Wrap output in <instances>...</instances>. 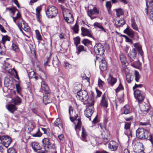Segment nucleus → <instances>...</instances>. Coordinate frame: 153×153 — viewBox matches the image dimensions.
Segmentation results:
<instances>
[{
	"label": "nucleus",
	"mask_w": 153,
	"mask_h": 153,
	"mask_svg": "<svg viewBox=\"0 0 153 153\" xmlns=\"http://www.w3.org/2000/svg\"><path fill=\"white\" fill-rule=\"evenodd\" d=\"M136 135L140 139H147L153 143L152 137L146 129L142 128H139L136 131Z\"/></svg>",
	"instance_id": "obj_1"
},
{
	"label": "nucleus",
	"mask_w": 153,
	"mask_h": 153,
	"mask_svg": "<svg viewBox=\"0 0 153 153\" xmlns=\"http://www.w3.org/2000/svg\"><path fill=\"white\" fill-rule=\"evenodd\" d=\"M58 13V10L54 6L48 7L46 12V13L47 16L49 18H52L56 17Z\"/></svg>",
	"instance_id": "obj_2"
},
{
	"label": "nucleus",
	"mask_w": 153,
	"mask_h": 153,
	"mask_svg": "<svg viewBox=\"0 0 153 153\" xmlns=\"http://www.w3.org/2000/svg\"><path fill=\"white\" fill-rule=\"evenodd\" d=\"M63 13L65 19L67 23H71L74 21V18L71 10L67 9L63 12Z\"/></svg>",
	"instance_id": "obj_3"
},
{
	"label": "nucleus",
	"mask_w": 153,
	"mask_h": 153,
	"mask_svg": "<svg viewBox=\"0 0 153 153\" xmlns=\"http://www.w3.org/2000/svg\"><path fill=\"white\" fill-rule=\"evenodd\" d=\"M76 97L82 101H86L88 98L87 92L84 90H80L77 92Z\"/></svg>",
	"instance_id": "obj_4"
},
{
	"label": "nucleus",
	"mask_w": 153,
	"mask_h": 153,
	"mask_svg": "<svg viewBox=\"0 0 153 153\" xmlns=\"http://www.w3.org/2000/svg\"><path fill=\"white\" fill-rule=\"evenodd\" d=\"M94 51L97 54L100 55H102L105 52L104 47L101 44H97L94 46Z\"/></svg>",
	"instance_id": "obj_5"
},
{
	"label": "nucleus",
	"mask_w": 153,
	"mask_h": 153,
	"mask_svg": "<svg viewBox=\"0 0 153 153\" xmlns=\"http://www.w3.org/2000/svg\"><path fill=\"white\" fill-rule=\"evenodd\" d=\"M134 95L135 98L139 102H142L145 98V95L140 90L137 89L134 91Z\"/></svg>",
	"instance_id": "obj_6"
},
{
	"label": "nucleus",
	"mask_w": 153,
	"mask_h": 153,
	"mask_svg": "<svg viewBox=\"0 0 153 153\" xmlns=\"http://www.w3.org/2000/svg\"><path fill=\"white\" fill-rule=\"evenodd\" d=\"M42 143L43 146L45 150L54 148V145L53 144H51L48 138H44L42 140Z\"/></svg>",
	"instance_id": "obj_7"
},
{
	"label": "nucleus",
	"mask_w": 153,
	"mask_h": 153,
	"mask_svg": "<svg viewBox=\"0 0 153 153\" xmlns=\"http://www.w3.org/2000/svg\"><path fill=\"white\" fill-rule=\"evenodd\" d=\"M99 10L95 7H94L93 9L89 10L87 11L88 15L90 17L91 19H93L96 17H93L94 15H97L99 14Z\"/></svg>",
	"instance_id": "obj_8"
},
{
	"label": "nucleus",
	"mask_w": 153,
	"mask_h": 153,
	"mask_svg": "<svg viewBox=\"0 0 153 153\" xmlns=\"http://www.w3.org/2000/svg\"><path fill=\"white\" fill-rule=\"evenodd\" d=\"M78 116L77 115L75 116L74 117H70V118L71 121L73 122L74 120H76L77 121L76 125L75 126V129L76 131H77L78 129H80L82 125V122L81 121L80 119L79 118L77 119Z\"/></svg>",
	"instance_id": "obj_9"
},
{
	"label": "nucleus",
	"mask_w": 153,
	"mask_h": 153,
	"mask_svg": "<svg viewBox=\"0 0 153 153\" xmlns=\"http://www.w3.org/2000/svg\"><path fill=\"white\" fill-rule=\"evenodd\" d=\"M4 146L7 148L11 142V140L8 136H2L1 140Z\"/></svg>",
	"instance_id": "obj_10"
},
{
	"label": "nucleus",
	"mask_w": 153,
	"mask_h": 153,
	"mask_svg": "<svg viewBox=\"0 0 153 153\" xmlns=\"http://www.w3.org/2000/svg\"><path fill=\"white\" fill-rule=\"evenodd\" d=\"M131 123L130 122H125L124 128L126 130L125 134L128 137L130 136L132 137L131 131L130 130V126Z\"/></svg>",
	"instance_id": "obj_11"
},
{
	"label": "nucleus",
	"mask_w": 153,
	"mask_h": 153,
	"mask_svg": "<svg viewBox=\"0 0 153 153\" xmlns=\"http://www.w3.org/2000/svg\"><path fill=\"white\" fill-rule=\"evenodd\" d=\"M81 30L82 31V36H88L89 37H92L91 32L89 30L83 27H81Z\"/></svg>",
	"instance_id": "obj_12"
},
{
	"label": "nucleus",
	"mask_w": 153,
	"mask_h": 153,
	"mask_svg": "<svg viewBox=\"0 0 153 153\" xmlns=\"http://www.w3.org/2000/svg\"><path fill=\"white\" fill-rule=\"evenodd\" d=\"M120 59L123 68L126 69L128 65L126 56L123 54H121L120 55Z\"/></svg>",
	"instance_id": "obj_13"
},
{
	"label": "nucleus",
	"mask_w": 153,
	"mask_h": 153,
	"mask_svg": "<svg viewBox=\"0 0 153 153\" xmlns=\"http://www.w3.org/2000/svg\"><path fill=\"white\" fill-rule=\"evenodd\" d=\"M100 105L101 106L105 108H107L108 106V99L105 93L102 96Z\"/></svg>",
	"instance_id": "obj_14"
},
{
	"label": "nucleus",
	"mask_w": 153,
	"mask_h": 153,
	"mask_svg": "<svg viewBox=\"0 0 153 153\" xmlns=\"http://www.w3.org/2000/svg\"><path fill=\"white\" fill-rule=\"evenodd\" d=\"M41 90L44 91L46 94H49L50 91L49 88L44 81H42L41 83Z\"/></svg>",
	"instance_id": "obj_15"
},
{
	"label": "nucleus",
	"mask_w": 153,
	"mask_h": 153,
	"mask_svg": "<svg viewBox=\"0 0 153 153\" xmlns=\"http://www.w3.org/2000/svg\"><path fill=\"white\" fill-rule=\"evenodd\" d=\"M149 108V106L147 104H146L145 105H140V113L143 114L144 115L146 114L148 112Z\"/></svg>",
	"instance_id": "obj_16"
},
{
	"label": "nucleus",
	"mask_w": 153,
	"mask_h": 153,
	"mask_svg": "<svg viewBox=\"0 0 153 153\" xmlns=\"http://www.w3.org/2000/svg\"><path fill=\"white\" fill-rule=\"evenodd\" d=\"M93 110L90 107H88L86 108L85 111H84L85 115L87 117L89 118L90 120H91V118L90 117L92 115L93 113Z\"/></svg>",
	"instance_id": "obj_17"
},
{
	"label": "nucleus",
	"mask_w": 153,
	"mask_h": 153,
	"mask_svg": "<svg viewBox=\"0 0 153 153\" xmlns=\"http://www.w3.org/2000/svg\"><path fill=\"white\" fill-rule=\"evenodd\" d=\"M100 68L101 71H104L107 69V64L104 58H102V59L100 61Z\"/></svg>",
	"instance_id": "obj_18"
},
{
	"label": "nucleus",
	"mask_w": 153,
	"mask_h": 153,
	"mask_svg": "<svg viewBox=\"0 0 153 153\" xmlns=\"http://www.w3.org/2000/svg\"><path fill=\"white\" fill-rule=\"evenodd\" d=\"M118 147L117 144L114 141H111L108 144V147L112 151L117 150Z\"/></svg>",
	"instance_id": "obj_19"
},
{
	"label": "nucleus",
	"mask_w": 153,
	"mask_h": 153,
	"mask_svg": "<svg viewBox=\"0 0 153 153\" xmlns=\"http://www.w3.org/2000/svg\"><path fill=\"white\" fill-rule=\"evenodd\" d=\"M101 135H104V136L102 137L105 142H107L109 141L110 136L109 132L107 130H106L105 131L102 132L101 133Z\"/></svg>",
	"instance_id": "obj_20"
},
{
	"label": "nucleus",
	"mask_w": 153,
	"mask_h": 153,
	"mask_svg": "<svg viewBox=\"0 0 153 153\" xmlns=\"http://www.w3.org/2000/svg\"><path fill=\"white\" fill-rule=\"evenodd\" d=\"M124 33L126 34L131 38H133L134 36V31L128 27L124 30Z\"/></svg>",
	"instance_id": "obj_21"
},
{
	"label": "nucleus",
	"mask_w": 153,
	"mask_h": 153,
	"mask_svg": "<svg viewBox=\"0 0 153 153\" xmlns=\"http://www.w3.org/2000/svg\"><path fill=\"white\" fill-rule=\"evenodd\" d=\"M107 81L109 84L113 86L117 82V79L116 78L114 77L112 75H110Z\"/></svg>",
	"instance_id": "obj_22"
},
{
	"label": "nucleus",
	"mask_w": 153,
	"mask_h": 153,
	"mask_svg": "<svg viewBox=\"0 0 153 153\" xmlns=\"http://www.w3.org/2000/svg\"><path fill=\"white\" fill-rule=\"evenodd\" d=\"M7 10H8L9 12L13 13H14L17 10L18 12L17 13L16 17L18 19L21 17V15L18 10L15 7H13L11 8H7Z\"/></svg>",
	"instance_id": "obj_23"
},
{
	"label": "nucleus",
	"mask_w": 153,
	"mask_h": 153,
	"mask_svg": "<svg viewBox=\"0 0 153 153\" xmlns=\"http://www.w3.org/2000/svg\"><path fill=\"white\" fill-rule=\"evenodd\" d=\"M134 46L137 50L141 56H143V53L142 51L141 46L139 43H137L133 44Z\"/></svg>",
	"instance_id": "obj_24"
},
{
	"label": "nucleus",
	"mask_w": 153,
	"mask_h": 153,
	"mask_svg": "<svg viewBox=\"0 0 153 153\" xmlns=\"http://www.w3.org/2000/svg\"><path fill=\"white\" fill-rule=\"evenodd\" d=\"M32 146L33 150L36 152L38 150L41 149L42 147L40 146L39 143L37 142H33L32 143Z\"/></svg>",
	"instance_id": "obj_25"
},
{
	"label": "nucleus",
	"mask_w": 153,
	"mask_h": 153,
	"mask_svg": "<svg viewBox=\"0 0 153 153\" xmlns=\"http://www.w3.org/2000/svg\"><path fill=\"white\" fill-rule=\"evenodd\" d=\"M146 5L147 7L145 8V10L146 13H148V8H151L153 9V0L146 1Z\"/></svg>",
	"instance_id": "obj_26"
},
{
	"label": "nucleus",
	"mask_w": 153,
	"mask_h": 153,
	"mask_svg": "<svg viewBox=\"0 0 153 153\" xmlns=\"http://www.w3.org/2000/svg\"><path fill=\"white\" fill-rule=\"evenodd\" d=\"M76 47L77 51L76 52V53L77 55H79L82 52H86L87 51L86 48L82 45H80L78 47L77 46Z\"/></svg>",
	"instance_id": "obj_27"
},
{
	"label": "nucleus",
	"mask_w": 153,
	"mask_h": 153,
	"mask_svg": "<svg viewBox=\"0 0 153 153\" xmlns=\"http://www.w3.org/2000/svg\"><path fill=\"white\" fill-rule=\"evenodd\" d=\"M136 54L135 49H133V51L131 53L130 55H128V56L130 57L129 60L131 62H132L133 61V58H135V57H136Z\"/></svg>",
	"instance_id": "obj_28"
},
{
	"label": "nucleus",
	"mask_w": 153,
	"mask_h": 153,
	"mask_svg": "<svg viewBox=\"0 0 153 153\" xmlns=\"http://www.w3.org/2000/svg\"><path fill=\"white\" fill-rule=\"evenodd\" d=\"M41 10V9L40 7H37L36 9V17L37 21L39 22H41V21L40 19V16H41L40 14V11Z\"/></svg>",
	"instance_id": "obj_29"
},
{
	"label": "nucleus",
	"mask_w": 153,
	"mask_h": 153,
	"mask_svg": "<svg viewBox=\"0 0 153 153\" xmlns=\"http://www.w3.org/2000/svg\"><path fill=\"white\" fill-rule=\"evenodd\" d=\"M124 113L125 114H127L130 113L131 110V108L128 105H125L123 108Z\"/></svg>",
	"instance_id": "obj_30"
},
{
	"label": "nucleus",
	"mask_w": 153,
	"mask_h": 153,
	"mask_svg": "<svg viewBox=\"0 0 153 153\" xmlns=\"http://www.w3.org/2000/svg\"><path fill=\"white\" fill-rule=\"evenodd\" d=\"M7 109L11 113H13L15 111L16 109L15 106L13 104H10L8 105L7 107Z\"/></svg>",
	"instance_id": "obj_31"
},
{
	"label": "nucleus",
	"mask_w": 153,
	"mask_h": 153,
	"mask_svg": "<svg viewBox=\"0 0 153 153\" xmlns=\"http://www.w3.org/2000/svg\"><path fill=\"white\" fill-rule=\"evenodd\" d=\"M47 94L44 96L43 98V102L45 105L51 102V100L48 98V94Z\"/></svg>",
	"instance_id": "obj_32"
},
{
	"label": "nucleus",
	"mask_w": 153,
	"mask_h": 153,
	"mask_svg": "<svg viewBox=\"0 0 153 153\" xmlns=\"http://www.w3.org/2000/svg\"><path fill=\"white\" fill-rule=\"evenodd\" d=\"M94 26L98 27V28L101 29V30L105 32H106V30L103 27L102 25L100 23L96 22L94 23Z\"/></svg>",
	"instance_id": "obj_33"
},
{
	"label": "nucleus",
	"mask_w": 153,
	"mask_h": 153,
	"mask_svg": "<svg viewBox=\"0 0 153 153\" xmlns=\"http://www.w3.org/2000/svg\"><path fill=\"white\" fill-rule=\"evenodd\" d=\"M141 63H140L139 61H137L135 62L131 63V65L133 67L138 68L141 65Z\"/></svg>",
	"instance_id": "obj_34"
},
{
	"label": "nucleus",
	"mask_w": 153,
	"mask_h": 153,
	"mask_svg": "<svg viewBox=\"0 0 153 153\" xmlns=\"http://www.w3.org/2000/svg\"><path fill=\"white\" fill-rule=\"evenodd\" d=\"M86 101H87V103L89 107L93 106L94 105V101L93 97H91L89 98H88Z\"/></svg>",
	"instance_id": "obj_35"
},
{
	"label": "nucleus",
	"mask_w": 153,
	"mask_h": 153,
	"mask_svg": "<svg viewBox=\"0 0 153 153\" xmlns=\"http://www.w3.org/2000/svg\"><path fill=\"white\" fill-rule=\"evenodd\" d=\"M23 24L22 29L25 31H28L30 30V28L27 24L23 20L22 21Z\"/></svg>",
	"instance_id": "obj_36"
},
{
	"label": "nucleus",
	"mask_w": 153,
	"mask_h": 153,
	"mask_svg": "<svg viewBox=\"0 0 153 153\" xmlns=\"http://www.w3.org/2000/svg\"><path fill=\"white\" fill-rule=\"evenodd\" d=\"M10 37L7 35L4 36L2 38V43L4 46V44L6 41H9L10 40Z\"/></svg>",
	"instance_id": "obj_37"
},
{
	"label": "nucleus",
	"mask_w": 153,
	"mask_h": 153,
	"mask_svg": "<svg viewBox=\"0 0 153 153\" xmlns=\"http://www.w3.org/2000/svg\"><path fill=\"white\" fill-rule=\"evenodd\" d=\"M116 11L117 16L118 17H120L121 15H123L124 12L123 10L121 8L116 9Z\"/></svg>",
	"instance_id": "obj_38"
},
{
	"label": "nucleus",
	"mask_w": 153,
	"mask_h": 153,
	"mask_svg": "<svg viewBox=\"0 0 153 153\" xmlns=\"http://www.w3.org/2000/svg\"><path fill=\"white\" fill-rule=\"evenodd\" d=\"M56 126L59 127V126H62V121L60 118H57L54 122Z\"/></svg>",
	"instance_id": "obj_39"
},
{
	"label": "nucleus",
	"mask_w": 153,
	"mask_h": 153,
	"mask_svg": "<svg viewBox=\"0 0 153 153\" xmlns=\"http://www.w3.org/2000/svg\"><path fill=\"white\" fill-rule=\"evenodd\" d=\"M72 29L75 33H78L79 30V26L76 23L75 24Z\"/></svg>",
	"instance_id": "obj_40"
},
{
	"label": "nucleus",
	"mask_w": 153,
	"mask_h": 153,
	"mask_svg": "<svg viewBox=\"0 0 153 153\" xmlns=\"http://www.w3.org/2000/svg\"><path fill=\"white\" fill-rule=\"evenodd\" d=\"M14 102L16 105H20L21 102L20 98L18 97H16L14 99Z\"/></svg>",
	"instance_id": "obj_41"
},
{
	"label": "nucleus",
	"mask_w": 153,
	"mask_h": 153,
	"mask_svg": "<svg viewBox=\"0 0 153 153\" xmlns=\"http://www.w3.org/2000/svg\"><path fill=\"white\" fill-rule=\"evenodd\" d=\"M134 76L135 80L137 82H138L140 78V76L139 73L137 71H135L134 72Z\"/></svg>",
	"instance_id": "obj_42"
},
{
	"label": "nucleus",
	"mask_w": 153,
	"mask_h": 153,
	"mask_svg": "<svg viewBox=\"0 0 153 153\" xmlns=\"http://www.w3.org/2000/svg\"><path fill=\"white\" fill-rule=\"evenodd\" d=\"M133 76L130 74H127L126 76V80L128 83H130L133 80Z\"/></svg>",
	"instance_id": "obj_43"
},
{
	"label": "nucleus",
	"mask_w": 153,
	"mask_h": 153,
	"mask_svg": "<svg viewBox=\"0 0 153 153\" xmlns=\"http://www.w3.org/2000/svg\"><path fill=\"white\" fill-rule=\"evenodd\" d=\"M51 56V55H50V56L49 57H48L46 58V59L45 60V62L44 64V66L45 68H46V67L47 66H49L48 64L50 61V56Z\"/></svg>",
	"instance_id": "obj_44"
},
{
	"label": "nucleus",
	"mask_w": 153,
	"mask_h": 153,
	"mask_svg": "<svg viewBox=\"0 0 153 153\" xmlns=\"http://www.w3.org/2000/svg\"><path fill=\"white\" fill-rule=\"evenodd\" d=\"M131 26L132 28L136 30H138V28L134 19L131 20Z\"/></svg>",
	"instance_id": "obj_45"
},
{
	"label": "nucleus",
	"mask_w": 153,
	"mask_h": 153,
	"mask_svg": "<svg viewBox=\"0 0 153 153\" xmlns=\"http://www.w3.org/2000/svg\"><path fill=\"white\" fill-rule=\"evenodd\" d=\"M40 77L42 80V81H44L47 79V75L46 74L43 72L42 71L40 74Z\"/></svg>",
	"instance_id": "obj_46"
},
{
	"label": "nucleus",
	"mask_w": 153,
	"mask_h": 153,
	"mask_svg": "<svg viewBox=\"0 0 153 153\" xmlns=\"http://www.w3.org/2000/svg\"><path fill=\"white\" fill-rule=\"evenodd\" d=\"M35 33L36 37L37 39L38 40H42V39L39 31L38 30H35Z\"/></svg>",
	"instance_id": "obj_47"
},
{
	"label": "nucleus",
	"mask_w": 153,
	"mask_h": 153,
	"mask_svg": "<svg viewBox=\"0 0 153 153\" xmlns=\"http://www.w3.org/2000/svg\"><path fill=\"white\" fill-rule=\"evenodd\" d=\"M82 137L83 139H85L87 136V134L86 131L83 127H82Z\"/></svg>",
	"instance_id": "obj_48"
},
{
	"label": "nucleus",
	"mask_w": 153,
	"mask_h": 153,
	"mask_svg": "<svg viewBox=\"0 0 153 153\" xmlns=\"http://www.w3.org/2000/svg\"><path fill=\"white\" fill-rule=\"evenodd\" d=\"M12 48L13 50L16 52H18L19 51V48L18 46L15 44H13Z\"/></svg>",
	"instance_id": "obj_49"
},
{
	"label": "nucleus",
	"mask_w": 153,
	"mask_h": 153,
	"mask_svg": "<svg viewBox=\"0 0 153 153\" xmlns=\"http://www.w3.org/2000/svg\"><path fill=\"white\" fill-rule=\"evenodd\" d=\"M74 43L76 47H77L78 45L80 43V38L79 37H77L74 38Z\"/></svg>",
	"instance_id": "obj_50"
},
{
	"label": "nucleus",
	"mask_w": 153,
	"mask_h": 153,
	"mask_svg": "<svg viewBox=\"0 0 153 153\" xmlns=\"http://www.w3.org/2000/svg\"><path fill=\"white\" fill-rule=\"evenodd\" d=\"M125 23L124 21L123 20L121 19L117 21V25L118 26H122Z\"/></svg>",
	"instance_id": "obj_51"
},
{
	"label": "nucleus",
	"mask_w": 153,
	"mask_h": 153,
	"mask_svg": "<svg viewBox=\"0 0 153 153\" xmlns=\"http://www.w3.org/2000/svg\"><path fill=\"white\" fill-rule=\"evenodd\" d=\"M123 89V88L121 82L120 83L118 87L116 89L115 91L116 93H117L121 90Z\"/></svg>",
	"instance_id": "obj_52"
},
{
	"label": "nucleus",
	"mask_w": 153,
	"mask_h": 153,
	"mask_svg": "<svg viewBox=\"0 0 153 153\" xmlns=\"http://www.w3.org/2000/svg\"><path fill=\"white\" fill-rule=\"evenodd\" d=\"M7 153H16L15 150L13 148H10L7 150Z\"/></svg>",
	"instance_id": "obj_53"
},
{
	"label": "nucleus",
	"mask_w": 153,
	"mask_h": 153,
	"mask_svg": "<svg viewBox=\"0 0 153 153\" xmlns=\"http://www.w3.org/2000/svg\"><path fill=\"white\" fill-rule=\"evenodd\" d=\"M106 7L107 8L108 11L109 12L111 9V4L110 2L107 1L106 4Z\"/></svg>",
	"instance_id": "obj_54"
},
{
	"label": "nucleus",
	"mask_w": 153,
	"mask_h": 153,
	"mask_svg": "<svg viewBox=\"0 0 153 153\" xmlns=\"http://www.w3.org/2000/svg\"><path fill=\"white\" fill-rule=\"evenodd\" d=\"M90 40L86 39H84L82 41V43L85 46H87V45L90 44Z\"/></svg>",
	"instance_id": "obj_55"
},
{
	"label": "nucleus",
	"mask_w": 153,
	"mask_h": 153,
	"mask_svg": "<svg viewBox=\"0 0 153 153\" xmlns=\"http://www.w3.org/2000/svg\"><path fill=\"white\" fill-rule=\"evenodd\" d=\"M42 133L38 131L36 133L32 134V136L33 137H40L42 136Z\"/></svg>",
	"instance_id": "obj_56"
},
{
	"label": "nucleus",
	"mask_w": 153,
	"mask_h": 153,
	"mask_svg": "<svg viewBox=\"0 0 153 153\" xmlns=\"http://www.w3.org/2000/svg\"><path fill=\"white\" fill-rule=\"evenodd\" d=\"M150 10V18L153 21V9L150 8L148 9V11Z\"/></svg>",
	"instance_id": "obj_57"
},
{
	"label": "nucleus",
	"mask_w": 153,
	"mask_h": 153,
	"mask_svg": "<svg viewBox=\"0 0 153 153\" xmlns=\"http://www.w3.org/2000/svg\"><path fill=\"white\" fill-rule=\"evenodd\" d=\"M35 75V73L34 71H32L28 74V76L29 78H33Z\"/></svg>",
	"instance_id": "obj_58"
},
{
	"label": "nucleus",
	"mask_w": 153,
	"mask_h": 153,
	"mask_svg": "<svg viewBox=\"0 0 153 153\" xmlns=\"http://www.w3.org/2000/svg\"><path fill=\"white\" fill-rule=\"evenodd\" d=\"M141 149H139L137 152H136V153H145L144 152V148L143 147V145H141L140 146Z\"/></svg>",
	"instance_id": "obj_59"
},
{
	"label": "nucleus",
	"mask_w": 153,
	"mask_h": 153,
	"mask_svg": "<svg viewBox=\"0 0 153 153\" xmlns=\"http://www.w3.org/2000/svg\"><path fill=\"white\" fill-rule=\"evenodd\" d=\"M142 86V85L141 84L137 85L136 84H135V85L133 87V90H134L135 89L141 88Z\"/></svg>",
	"instance_id": "obj_60"
},
{
	"label": "nucleus",
	"mask_w": 153,
	"mask_h": 153,
	"mask_svg": "<svg viewBox=\"0 0 153 153\" xmlns=\"http://www.w3.org/2000/svg\"><path fill=\"white\" fill-rule=\"evenodd\" d=\"M104 84V82L100 79H99L98 81V85L100 87L102 86Z\"/></svg>",
	"instance_id": "obj_61"
},
{
	"label": "nucleus",
	"mask_w": 153,
	"mask_h": 153,
	"mask_svg": "<svg viewBox=\"0 0 153 153\" xmlns=\"http://www.w3.org/2000/svg\"><path fill=\"white\" fill-rule=\"evenodd\" d=\"M16 91L18 93H19L21 89L20 87L19 84H16Z\"/></svg>",
	"instance_id": "obj_62"
},
{
	"label": "nucleus",
	"mask_w": 153,
	"mask_h": 153,
	"mask_svg": "<svg viewBox=\"0 0 153 153\" xmlns=\"http://www.w3.org/2000/svg\"><path fill=\"white\" fill-rule=\"evenodd\" d=\"M65 66L67 69H70L71 67V65L67 62L65 63Z\"/></svg>",
	"instance_id": "obj_63"
},
{
	"label": "nucleus",
	"mask_w": 153,
	"mask_h": 153,
	"mask_svg": "<svg viewBox=\"0 0 153 153\" xmlns=\"http://www.w3.org/2000/svg\"><path fill=\"white\" fill-rule=\"evenodd\" d=\"M17 25L20 30L22 31V29L23 27V24H22V23H19Z\"/></svg>",
	"instance_id": "obj_64"
}]
</instances>
